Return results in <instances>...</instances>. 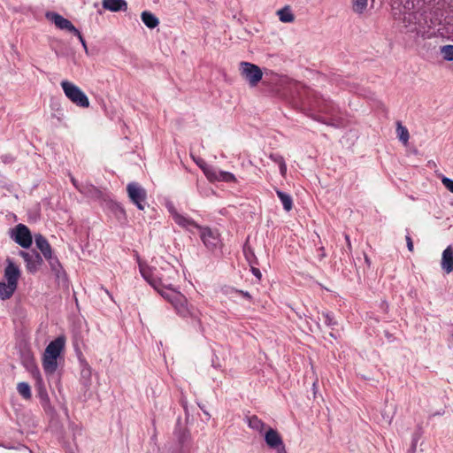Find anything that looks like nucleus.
I'll return each mask as SVG.
<instances>
[{
	"label": "nucleus",
	"mask_w": 453,
	"mask_h": 453,
	"mask_svg": "<svg viewBox=\"0 0 453 453\" xmlns=\"http://www.w3.org/2000/svg\"><path fill=\"white\" fill-rule=\"evenodd\" d=\"M35 241L36 247L40 250L44 257L52 253L51 247L44 236L42 234H36Z\"/></svg>",
	"instance_id": "nucleus-19"
},
{
	"label": "nucleus",
	"mask_w": 453,
	"mask_h": 453,
	"mask_svg": "<svg viewBox=\"0 0 453 453\" xmlns=\"http://www.w3.org/2000/svg\"><path fill=\"white\" fill-rule=\"evenodd\" d=\"M321 316H322V319H323V321L324 323L329 326V327H332L334 326H335L337 324V322L335 321V319H334V316L332 313L330 312H322L321 313Z\"/></svg>",
	"instance_id": "nucleus-31"
},
{
	"label": "nucleus",
	"mask_w": 453,
	"mask_h": 453,
	"mask_svg": "<svg viewBox=\"0 0 453 453\" xmlns=\"http://www.w3.org/2000/svg\"><path fill=\"white\" fill-rule=\"evenodd\" d=\"M418 35L421 36L423 39L430 38L431 37V35H427V33L425 30L422 31L421 33H418Z\"/></svg>",
	"instance_id": "nucleus-41"
},
{
	"label": "nucleus",
	"mask_w": 453,
	"mask_h": 453,
	"mask_svg": "<svg viewBox=\"0 0 453 453\" xmlns=\"http://www.w3.org/2000/svg\"><path fill=\"white\" fill-rule=\"evenodd\" d=\"M10 237L23 249H28L33 243V237L29 228L21 223L11 230Z\"/></svg>",
	"instance_id": "nucleus-7"
},
{
	"label": "nucleus",
	"mask_w": 453,
	"mask_h": 453,
	"mask_svg": "<svg viewBox=\"0 0 453 453\" xmlns=\"http://www.w3.org/2000/svg\"><path fill=\"white\" fill-rule=\"evenodd\" d=\"M168 210H169L170 213L172 214L175 223L178 224L179 226H180L184 228H187L190 231H191V227L196 228L198 230L200 229L201 226L196 224L191 218L186 217L182 214H180L175 210L173 205H169Z\"/></svg>",
	"instance_id": "nucleus-13"
},
{
	"label": "nucleus",
	"mask_w": 453,
	"mask_h": 453,
	"mask_svg": "<svg viewBox=\"0 0 453 453\" xmlns=\"http://www.w3.org/2000/svg\"><path fill=\"white\" fill-rule=\"evenodd\" d=\"M311 117L323 124L342 127L343 125L342 119L339 116V108L329 99L324 98L322 96L312 93L308 98Z\"/></svg>",
	"instance_id": "nucleus-2"
},
{
	"label": "nucleus",
	"mask_w": 453,
	"mask_h": 453,
	"mask_svg": "<svg viewBox=\"0 0 453 453\" xmlns=\"http://www.w3.org/2000/svg\"><path fill=\"white\" fill-rule=\"evenodd\" d=\"M65 96L76 106L88 108L89 100L86 94L74 83L64 80L60 83Z\"/></svg>",
	"instance_id": "nucleus-4"
},
{
	"label": "nucleus",
	"mask_w": 453,
	"mask_h": 453,
	"mask_svg": "<svg viewBox=\"0 0 453 453\" xmlns=\"http://www.w3.org/2000/svg\"><path fill=\"white\" fill-rule=\"evenodd\" d=\"M17 391L26 400L30 399L32 396L30 386L27 382L18 383Z\"/></svg>",
	"instance_id": "nucleus-28"
},
{
	"label": "nucleus",
	"mask_w": 453,
	"mask_h": 453,
	"mask_svg": "<svg viewBox=\"0 0 453 453\" xmlns=\"http://www.w3.org/2000/svg\"><path fill=\"white\" fill-rule=\"evenodd\" d=\"M127 192L130 201L141 211L147 204V191L137 182H130L127 186Z\"/></svg>",
	"instance_id": "nucleus-5"
},
{
	"label": "nucleus",
	"mask_w": 453,
	"mask_h": 453,
	"mask_svg": "<svg viewBox=\"0 0 453 453\" xmlns=\"http://www.w3.org/2000/svg\"><path fill=\"white\" fill-rule=\"evenodd\" d=\"M439 54L445 62H453V44H446L439 47Z\"/></svg>",
	"instance_id": "nucleus-25"
},
{
	"label": "nucleus",
	"mask_w": 453,
	"mask_h": 453,
	"mask_svg": "<svg viewBox=\"0 0 453 453\" xmlns=\"http://www.w3.org/2000/svg\"><path fill=\"white\" fill-rule=\"evenodd\" d=\"M441 269L449 273L453 272V247L451 245L448 246L442 252L441 261Z\"/></svg>",
	"instance_id": "nucleus-16"
},
{
	"label": "nucleus",
	"mask_w": 453,
	"mask_h": 453,
	"mask_svg": "<svg viewBox=\"0 0 453 453\" xmlns=\"http://www.w3.org/2000/svg\"><path fill=\"white\" fill-rule=\"evenodd\" d=\"M117 210L121 213L122 215H125V210L119 204L116 205Z\"/></svg>",
	"instance_id": "nucleus-42"
},
{
	"label": "nucleus",
	"mask_w": 453,
	"mask_h": 453,
	"mask_svg": "<svg viewBox=\"0 0 453 453\" xmlns=\"http://www.w3.org/2000/svg\"><path fill=\"white\" fill-rule=\"evenodd\" d=\"M407 248L410 251H413V242L410 235L405 236Z\"/></svg>",
	"instance_id": "nucleus-36"
},
{
	"label": "nucleus",
	"mask_w": 453,
	"mask_h": 453,
	"mask_svg": "<svg viewBox=\"0 0 453 453\" xmlns=\"http://www.w3.org/2000/svg\"><path fill=\"white\" fill-rule=\"evenodd\" d=\"M6 266L4 272V278L7 282L18 286L19 279L21 275L19 267L11 259L5 260Z\"/></svg>",
	"instance_id": "nucleus-12"
},
{
	"label": "nucleus",
	"mask_w": 453,
	"mask_h": 453,
	"mask_svg": "<svg viewBox=\"0 0 453 453\" xmlns=\"http://www.w3.org/2000/svg\"><path fill=\"white\" fill-rule=\"evenodd\" d=\"M19 255L24 259L27 271L30 273H35L43 264L42 256L35 250H20Z\"/></svg>",
	"instance_id": "nucleus-9"
},
{
	"label": "nucleus",
	"mask_w": 453,
	"mask_h": 453,
	"mask_svg": "<svg viewBox=\"0 0 453 453\" xmlns=\"http://www.w3.org/2000/svg\"><path fill=\"white\" fill-rule=\"evenodd\" d=\"M240 293L246 298L248 299H250L251 298V296L250 295L249 292H244V291H240Z\"/></svg>",
	"instance_id": "nucleus-43"
},
{
	"label": "nucleus",
	"mask_w": 453,
	"mask_h": 453,
	"mask_svg": "<svg viewBox=\"0 0 453 453\" xmlns=\"http://www.w3.org/2000/svg\"><path fill=\"white\" fill-rule=\"evenodd\" d=\"M161 296L171 303L180 317L188 320L195 326H201L200 311L189 304L184 295L175 289L171 292H161Z\"/></svg>",
	"instance_id": "nucleus-3"
},
{
	"label": "nucleus",
	"mask_w": 453,
	"mask_h": 453,
	"mask_svg": "<svg viewBox=\"0 0 453 453\" xmlns=\"http://www.w3.org/2000/svg\"><path fill=\"white\" fill-rule=\"evenodd\" d=\"M269 158L273 163H275L276 165H279L280 173L281 176L285 177L286 173H287V165L285 163L284 157L280 154L271 153L269 155Z\"/></svg>",
	"instance_id": "nucleus-26"
},
{
	"label": "nucleus",
	"mask_w": 453,
	"mask_h": 453,
	"mask_svg": "<svg viewBox=\"0 0 453 453\" xmlns=\"http://www.w3.org/2000/svg\"><path fill=\"white\" fill-rule=\"evenodd\" d=\"M203 173L211 181H235V177L233 173L226 171L218 170L214 167H204Z\"/></svg>",
	"instance_id": "nucleus-11"
},
{
	"label": "nucleus",
	"mask_w": 453,
	"mask_h": 453,
	"mask_svg": "<svg viewBox=\"0 0 453 453\" xmlns=\"http://www.w3.org/2000/svg\"><path fill=\"white\" fill-rule=\"evenodd\" d=\"M199 232L203 243L209 250L214 251L222 246L221 239L217 230L201 226Z\"/></svg>",
	"instance_id": "nucleus-8"
},
{
	"label": "nucleus",
	"mask_w": 453,
	"mask_h": 453,
	"mask_svg": "<svg viewBox=\"0 0 453 453\" xmlns=\"http://www.w3.org/2000/svg\"><path fill=\"white\" fill-rule=\"evenodd\" d=\"M42 367L46 374H53L58 368V357L43 354Z\"/></svg>",
	"instance_id": "nucleus-18"
},
{
	"label": "nucleus",
	"mask_w": 453,
	"mask_h": 453,
	"mask_svg": "<svg viewBox=\"0 0 453 453\" xmlns=\"http://www.w3.org/2000/svg\"><path fill=\"white\" fill-rule=\"evenodd\" d=\"M196 165L203 171L204 167H211L208 165L203 159H198L196 161Z\"/></svg>",
	"instance_id": "nucleus-37"
},
{
	"label": "nucleus",
	"mask_w": 453,
	"mask_h": 453,
	"mask_svg": "<svg viewBox=\"0 0 453 453\" xmlns=\"http://www.w3.org/2000/svg\"><path fill=\"white\" fill-rule=\"evenodd\" d=\"M102 6L104 10L112 12L127 10V3L126 0H103Z\"/></svg>",
	"instance_id": "nucleus-17"
},
{
	"label": "nucleus",
	"mask_w": 453,
	"mask_h": 453,
	"mask_svg": "<svg viewBox=\"0 0 453 453\" xmlns=\"http://www.w3.org/2000/svg\"><path fill=\"white\" fill-rule=\"evenodd\" d=\"M17 287L18 286L7 281H0V299H10L16 291Z\"/></svg>",
	"instance_id": "nucleus-20"
},
{
	"label": "nucleus",
	"mask_w": 453,
	"mask_h": 453,
	"mask_svg": "<svg viewBox=\"0 0 453 453\" xmlns=\"http://www.w3.org/2000/svg\"><path fill=\"white\" fill-rule=\"evenodd\" d=\"M45 17L58 28H75L68 19L56 12H49L45 14Z\"/></svg>",
	"instance_id": "nucleus-15"
},
{
	"label": "nucleus",
	"mask_w": 453,
	"mask_h": 453,
	"mask_svg": "<svg viewBox=\"0 0 453 453\" xmlns=\"http://www.w3.org/2000/svg\"><path fill=\"white\" fill-rule=\"evenodd\" d=\"M73 35L80 40V42H81L84 50L86 52H88V48H87V44H86V42L82 36V35L81 34V31L78 30V29H75V30H71Z\"/></svg>",
	"instance_id": "nucleus-34"
},
{
	"label": "nucleus",
	"mask_w": 453,
	"mask_h": 453,
	"mask_svg": "<svg viewBox=\"0 0 453 453\" xmlns=\"http://www.w3.org/2000/svg\"><path fill=\"white\" fill-rule=\"evenodd\" d=\"M344 237H345L347 248H348L349 251L351 252L352 245H351V242H350L349 236V234H345Z\"/></svg>",
	"instance_id": "nucleus-39"
},
{
	"label": "nucleus",
	"mask_w": 453,
	"mask_h": 453,
	"mask_svg": "<svg viewBox=\"0 0 453 453\" xmlns=\"http://www.w3.org/2000/svg\"><path fill=\"white\" fill-rule=\"evenodd\" d=\"M417 440L418 439H416V438L413 439V442H412V449H413V450H415V449H416Z\"/></svg>",
	"instance_id": "nucleus-44"
},
{
	"label": "nucleus",
	"mask_w": 453,
	"mask_h": 453,
	"mask_svg": "<svg viewBox=\"0 0 453 453\" xmlns=\"http://www.w3.org/2000/svg\"><path fill=\"white\" fill-rule=\"evenodd\" d=\"M276 14L279 19L284 23H290L295 19V16L292 12V10L288 5L278 10L276 12Z\"/></svg>",
	"instance_id": "nucleus-23"
},
{
	"label": "nucleus",
	"mask_w": 453,
	"mask_h": 453,
	"mask_svg": "<svg viewBox=\"0 0 453 453\" xmlns=\"http://www.w3.org/2000/svg\"><path fill=\"white\" fill-rule=\"evenodd\" d=\"M396 134H397V137L399 138V140L403 144H407L409 138H410L409 131L405 127H403L401 124V122H397Z\"/></svg>",
	"instance_id": "nucleus-29"
},
{
	"label": "nucleus",
	"mask_w": 453,
	"mask_h": 453,
	"mask_svg": "<svg viewBox=\"0 0 453 453\" xmlns=\"http://www.w3.org/2000/svg\"><path fill=\"white\" fill-rule=\"evenodd\" d=\"M143 24L149 28H155L158 26L159 20L152 12L144 11L141 14Z\"/></svg>",
	"instance_id": "nucleus-22"
},
{
	"label": "nucleus",
	"mask_w": 453,
	"mask_h": 453,
	"mask_svg": "<svg viewBox=\"0 0 453 453\" xmlns=\"http://www.w3.org/2000/svg\"><path fill=\"white\" fill-rule=\"evenodd\" d=\"M246 257H247V260H249L250 263L251 264V261L250 260V258H251V256H249L248 253H246Z\"/></svg>",
	"instance_id": "nucleus-47"
},
{
	"label": "nucleus",
	"mask_w": 453,
	"mask_h": 453,
	"mask_svg": "<svg viewBox=\"0 0 453 453\" xmlns=\"http://www.w3.org/2000/svg\"><path fill=\"white\" fill-rule=\"evenodd\" d=\"M451 336H452V338H453V329H452V332H451Z\"/></svg>",
	"instance_id": "nucleus-49"
},
{
	"label": "nucleus",
	"mask_w": 453,
	"mask_h": 453,
	"mask_svg": "<svg viewBox=\"0 0 453 453\" xmlns=\"http://www.w3.org/2000/svg\"><path fill=\"white\" fill-rule=\"evenodd\" d=\"M33 376L35 378L36 384H37V386L39 388L40 394H42V391L44 390V386H43V381H42L41 373H40L38 369H35L33 372Z\"/></svg>",
	"instance_id": "nucleus-32"
},
{
	"label": "nucleus",
	"mask_w": 453,
	"mask_h": 453,
	"mask_svg": "<svg viewBox=\"0 0 453 453\" xmlns=\"http://www.w3.org/2000/svg\"><path fill=\"white\" fill-rule=\"evenodd\" d=\"M352 11L356 13H364L368 5V0H350Z\"/></svg>",
	"instance_id": "nucleus-27"
},
{
	"label": "nucleus",
	"mask_w": 453,
	"mask_h": 453,
	"mask_svg": "<svg viewBox=\"0 0 453 453\" xmlns=\"http://www.w3.org/2000/svg\"><path fill=\"white\" fill-rule=\"evenodd\" d=\"M276 194L280 200L283 208L286 211H289L293 207V199L289 194H287L280 189H276Z\"/></svg>",
	"instance_id": "nucleus-24"
},
{
	"label": "nucleus",
	"mask_w": 453,
	"mask_h": 453,
	"mask_svg": "<svg viewBox=\"0 0 453 453\" xmlns=\"http://www.w3.org/2000/svg\"><path fill=\"white\" fill-rule=\"evenodd\" d=\"M248 426L250 428L258 432L259 434H264L267 429H265L266 425L260 418H258L256 415L249 417L247 418Z\"/></svg>",
	"instance_id": "nucleus-21"
},
{
	"label": "nucleus",
	"mask_w": 453,
	"mask_h": 453,
	"mask_svg": "<svg viewBox=\"0 0 453 453\" xmlns=\"http://www.w3.org/2000/svg\"><path fill=\"white\" fill-rule=\"evenodd\" d=\"M246 257H247V260H249L250 263L251 264V261L250 260V258H251V256H249L248 253H246Z\"/></svg>",
	"instance_id": "nucleus-46"
},
{
	"label": "nucleus",
	"mask_w": 453,
	"mask_h": 453,
	"mask_svg": "<svg viewBox=\"0 0 453 453\" xmlns=\"http://www.w3.org/2000/svg\"><path fill=\"white\" fill-rule=\"evenodd\" d=\"M316 386H317V382H314V383H313V388H316Z\"/></svg>",
	"instance_id": "nucleus-48"
},
{
	"label": "nucleus",
	"mask_w": 453,
	"mask_h": 453,
	"mask_svg": "<svg viewBox=\"0 0 453 453\" xmlns=\"http://www.w3.org/2000/svg\"><path fill=\"white\" fill-rule=\"evenodd\" d=\"M139 270L142 278L160 295L161 292L175 290L173 285L179 277V273L163 257L152 260L150 265L139 263Z\"/></svg>",
	"instance_id": "nucleus-1"
},
{
	"label": "nucleus",
	"mask_w": 453,
	"mask_h": 453,
	"mask_svg": "<svg viewBox=\"0 0 453 453\" xmlns=\"http://www.w3.org/2000/svg\"><path fill=\"white\" fill-rule=\"evenodd\" d=\"M65 344V336H58L46 347L44 355L58 357Z\"/></svg>",
	"instance_id": "nucleus-14"
},
{
	"label": "nucleus",
	"mask_w": 453,
	"mask_h": 453,
	"mask_svg": "<svg viewBox=\"0 0 453 453\" xmlns=\"http://www.w3.org/2000/svg\"><path fill=\"white\" fill-rule=\"evenodd\" d=\"M250 270H251L252 274L255 277H257L259 280L261 279L262 274H261V272H260V270L258 268L251 265V269Z\"/></svg>",
	"instance_id": "nucleus-35"
},
{
	"label": "nucleus",
	"mask_w": 453,
	"mask_h": 453,
	"mask_svg": "<svg viewBox=\"0 0 453 453\" xmlns=\"http://www.w3.org/2000/svg\"><path fill=\"white\" fill-rule=\"evenodd\" d=\"M265 441L268 447L276 449L278 453H287L280 434L271 427L265 432Z\"/></svg>",
	"instance_id": "nucleus-10"
},
{
	"label": "nucleus",
	"mask_w": 453,
	"mask_h": 453,
	"mask_svg": "<svg viewBox=\"0 0 453 453\" xmlns=\"http://www.w3.org/2000/svg\"><path fill=\"white\" fill-rule=\"evenodd\" d=\"M44 258L48 261L51 270L57 274H58L62 269V266L58 257L53 256V253H51L50 254V256H47Z\"/></svg>",
	"instance_id": "nucleus-30"
},
{
	"label": "nucleus",
	"mask_w": 453,
	"mask_h": 453,
	"mask_svg": "<svg viewBox=\"0 0 453 453\" xmlns=\"http://www.w3.org/2000/svg\"><path fill=\"white\" fill-rule=\"evenodd\" d=\"M2 159L4 163H9L13 161V157L11 156H4L2 157Z\"/></svg>",
	"instance_id": "nucleus-40"
},
{
	"label": "nucleus",
	"mask_w": 453,
	"mask_h": 453,
	"mask_svg": "<svg viewBox=\"0 0 453 453\" xmlns=\"http://www.w3.org/2000/svg\"><path fill=\"white\" fill-rule=\"evenodd\" d=\"M240 73L250 87H256L263 77L260 67L250 62L240 63Z\"/></svg>",
	"instance_id": "nucleus-6"
},
{
	"label": "nucleus",
	"mask_w": 453,
	"mask_h": 453,
	"mask_svg": "<svg viewBox=\"0 0 453 453\" xmlns=\"http://www.w3.org/2000/svg\"><path fill=\"white\" fill-rule=\"evenodd\" d=\"M365 262L369 265L370 264V259L367 256L365 257Z\"/></svg>",
	"instance_id": "nucleus-45"
},
{
	"label": "nucleus",
	"mask_w": 453,
	"mask_h": 453,
	"mask_svg": "<svg viewBox=\"0 0 453 453\" xmlns=\"http://www.w3.org/2000/svg\"><path fill=\"white\" fill-rule=\"evenodd\" d=\"M72 182L73 184V186L81 192V193H85V190L83 188V187H80L77 183V180L74 179V178H72Z\"/></svg>",
	"instance_id": "nucleus-38"
},
{
	"label": "nucleus",
	"mask_w": 453,
	"mask_h": 453,
	"mask_svg": "<svg viewBox=\"0 0 453 453\" xmlns=\"http://www.w3.org/2000/svg\"><path fill=\"white\" fill-rule=\"evenodd\" d=\"M441 182L442 184L444 185V187L449 190L450 191L451 193H453V180L452 179H449L448 177H442L441 178Z\"/></svg>",
	"instance_id": "nucleus-33"
}]
</instances>
